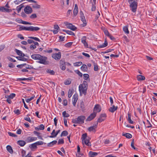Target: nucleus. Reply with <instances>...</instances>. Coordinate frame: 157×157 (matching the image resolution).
Returning <instances> with one entry per match:
<instances>
[{"mask_svg":"<svg viewBox=\"0 0 157 157\" xmlns=\"http://www.w3.org/2000/svg\"><path fill=\"white\" fill-rule=\"evenodd\" d=\"M88 87V83L86 81H83V83L80 84L79 86V90L80 93V95L83 94L86 95V91Z\"/></svg>","mask_w":157,"mask_h":157,"instance_id":"nucleus-1","label":"nucleus"},{"mask_svg":"<svg viewBox=\"0 0 157 157\" xmlns=\"http://www.w3.org/2000/svg\"><path fill=\"white\" fill-rule=\"evenodd\" d=\"M86 117L84 116H81L78 117L77 118L72 119V122L73 123L82 124L84 123V121Z\"/></svg>","mask_w":157,"mask_h":157,"instance_id":"nucleus-2","label":"nucleus"},{"mask_svg":"<svg viewBox=\"0 0 157 157\" xmlns=\"http://www.w3.org/2000/svg\"><path fill=\"white\" fill-rule=\"evenodd\" d=\"M48 58L47 57L40 55V63L45 65H48L49 62L47 60Z\"/></svg>","mask_w":157,"mask_h":157,"instance_id":"nucleus-3","label":"nucleus"},{"mask_svg":"<svg viewBox=\"0 0 157 157\" xmlns=\"http://www.w3.org/2000/svg\"><path fill=\"white\" fill-rule=\"evenodd\" d=\"M137 6V3L136 1H133L130 3V7L132 12H135L136 11Z\"/></svg>","mask_w":157,"mask_h":157,"instance_id":"nucleus-4","label":"nucleus"},{"mask_svg":"<svg viewBox=\"0 0 157 157\" xmlns=\"http://www.w3.org/2000/svg\"><path fill=\"white\" fill-rule=\"evenodd\" d=\"M52 57L56 60H59L61 58V52H58V53L53 54L52 55Z\"/></svg>","mask_w":157,"mask_h":157,"instance_id":"nucleus-5","label":"nucleus"},{"mask_svg":"<svg viewBox=\"0 0 157 157\" xmlns=\"http://www.w3.org/2000/svg\"><path fill=\"white\" fill-rule=\"evenodd\" d=\"M101 110V108L98 104L96 105L94 108V112L96 114L98 112H99Z\"/></svg>","mask_w":157,"mask_h":157,"instance_id":"nucleus-6","label":"nucleus"},{"mask_svg":"<svg viewBox=\"0 0 157 157\" xmlns=\"http://www.w3.org/2000/svg\"><path fill=\"white\" fill-rule=\"evenodd\" d=\"M25 12L27 14H29L31 13L32 12V8L29 6H26L24 10Z\"/></svg>","mask_w":157,"mask_h":157,"instance_id":"nucleus-7","label":"nucleus"},{"mask_svg":"<svg viewBox=\"0 0 157 157\" xmlns=\"http://www.w3.org/2000/svg\"><path fill=\"white\" fill-rule=\"evenodd\" d=\"M78 96L77 94H75L73 96L72 102L74 106H75L78 99Z\"/></svg>","mask_w":157,"mask_h":157,"instance_id":"nucleus-8","label":"nucleus"},{"mask_svg":"<svg viewBox=\"0 0 157 157\" xmlns=\"http://www.w3.org/2000/svg\"><path fill=\"white\" fill-rule=\"evenodd\" d=\"M37 140V138L35 137H28L26 140V141L27 143L31 142L34 141L36 140Z\"/></svg>","mask_w":157,"mask_h":157,"instance_id":"nucleus-9","label":"nucleus"},{"mask_svg":"<svg viewBox=\"0 0 157 157\" xmlns=\"http://www.w3.org/2000/svg\"><path fill=\"white\" fill-rule=\"evenodd\" d=\"M40 14L41 17L43 18L46 17L47 15V13L46 10L43 9H42L41 10Z\"/></svg>","mask_w":157,"mask_h":157,"instance_id":"nucleus-10","label":"nucleus"},{"mask_svg":"<svg viewBox=\"0 0 157 157\" xmlns=\"http://www.w3.org/2000/svg\"><path fill=\"white\" fill-rule=\"evenodd\" d=\"M96 114L95 113H93L91 114L86 119V121H90L93 119L96 116Z\"/></svg>","mask_w":157,"mask_h":157,"instance_id":"nucleus-11","label":"nucleus"},{"mask_svg":"<svg viewBox=\"0 0 157 157\" xmlns=\"http://www.w3.org/2000/svg\"><path fill=\"white\" fill-rule=\"evenodd\" d=\"M67 27L73 31H75L77 29V28L72 25V24L69 23L66 25Z\"/></svg>","mask_w":157,"mask_h":157,"instance_id":"nucleus-12","label":"nucleus"},{"mask_svg":"<svg viewBox=\"0 0 157 157\" xmlns=\"http://www.w3.org/2000/svg\"><path fill=\"white\" fill-rule=\"evenodd\" d=\"M98 125V123H96L94 126H93L89 127L88 128V130L90 132L93 131L95 132V128H96L97 127Z\"/></svg>","mask_w":157,"mask_h":157,"instance_id":"nucleus-13","label":"nucleus"},{"mask_svg":"<svg viewBox=\"0 0 157 157\" xmlns=\"http://www.w3.org/2000/svg\"><path fill=\"white\" fill-rule=\"evenodd\" d=\"M39 145V141H37L35 143L33 144L30 145L29 147L32 149H34L37 147V145Z\"/></svg>","mask_w":157,"mask_h":157,"instance_id":"nucleus-14","label":"nucleus"},{"mask_svg":"<svg viewBox=\"0 0 157 157\" xmlns=\"http://www.w3.org/2000/svg\"><path fill=\"white\" fill-rule=\"evenodd\" d=\"M86 37L83 36L81 39V42L84 44V46L85 47H88V44L86 42Z\"/></svg>","mask_w":157,"mask_h":157,"instance_id":"nucleus-15","label":"nucleus"},{"mask_svg":"<svg viewBox=\"0 0 157 157\" xmlns=\"http://www.w3.org/2000/svg\"><path fill=\"white\" fill-rule=\"evenodd\" d=\"M108 45V42L106 39H105L104 43L101 45H98L97 46L98 48H104L107 46Z\"/></svg>","mask_w":157,"mask_h":157,"instance_id":"nucleus-16","label":"nucleus"},{"mask_svg":"<svg viewBox=\"0 0 157 157\" xmlns=\"http://www.w3.org/2000/svg\"><path fill=\"white\" fill-rule=\"evenodd\" d=\"M117 106H115L114 105H113L112 107H110L109 109V110L112 113L114 112L117 109Z\"/></svg>","mask_w":157,"mask_h":157,"instance_id":"nucleus-17","label":"nucleus"},{"mask_svg":"<svg viewBox=\"0 0 157 157\" xmlns=\"http://www.w3.org/2000/svg\"><path fill=\"white\" fill-rule=\"evenodd\" d=\"M81 19L83 23L81 25V27H84L86 25V22L85 17H81Z\"/></svg>","mask_w":157,"mask_h":157,"instance_id":"nucleus-18","label":"nucleus"},{"mask_svg":"<svg viewBox=\"0 0 157 157\" xmlns=\"http://www.w3.org/2000/svg\"><path fill=\"white\" fill-rule=\"evenodd\" d=\"M78 8L77 4H75V8L73 11V13L74 16H76L78 13Z\"/></svg>","mask_w":157,"mask_h":157,"instance_id":"nucleus-19","label":"nucleus"},{"mask_svg":"<svg viewBox=\"0 0 157 157\" xmlns=\"http://www.w3.org/2000/svg\"><path fill=\"white\" fill-rule=\"evenodd\" d=\"M98 154V153L90 151L89 155L90 157H94Z\"/></svg>","mask_w":157,"mask_h":157,"instance_id":"nucleus-20","label":"nucleus"},{"mask_svg":"<svg viewBox=\"0 0 157 157\" xmlns=\"http://www.w3.org/2000/svg\"><path fill=\"white\" fill-rule=\"evenodd\" d=\"M81 69L84 72L88 70L87 66L85 64H83L81 67Z\"/></svg>","mask_w":157,"mask_h":157,"instance_id":"nucleus-21","label":"nucleus"},{"mask_svg":"<svg viewBox=\"0 0 157 157\" xmlns=\"http://www.w3.org/2000/svg\"><path fill=\"white\" fill-rule=\"evenodd\" d=\"M17 144L21 146H23L26 144L25 142L23 140H19L17 142Z\"/></svg>","mask_w":157,"mask_h":157,"instance_id":"nucleus-22","label":"nucleus"},{"mask_svg":"<svg viewBox=\"0 0 157 157\" xmlns=\"http://www.w3.org/2000/svg\"><path fill=\"white\" fill-rule=\"evenodd\" d=\"M57 143V141L56 140H54L49 143H48V144L47 145L48 147H51L54 144H56Z\"/></svg>","mask_w":157,"mask_h":157,"instance_id":"nucleus-23","label":"nucleus"},{"mask_svg":"<svg viewBox=\"0 0 157 157\" xmlns=\"http://www.w3.org/2000/svg\"><path fill=\"white\" fill-rule=\"evenodd\" d=\"M31 58L34 59H39V54H34L31 56Z\"/></svg>","mask_w":157,"mask_h":157,"instance_id":"nucleus-24","label":"nucleus"},{"mask_svg":"<svg viewBox=\"0 0 157 157\" xmlns=\"http://www.w3.org/2000/svg\"><path fill=\"white\" fill-rule=\"evenodd\" d=\"M6 149L9 153L12 154L13 153V150L11 147L10 145H8L6 147Z\"/></svg>","mask_w":157,"mask_h":157,"instance_id":"nucleus-25","label":"nucleus"},{"mask_svg":"<svg viewBox=\"0 0 157 157\" xmlns=\"http://www.w3.org/2000/svg\"><path fill=\"white\" fill-rule=\"evenodd\" d=\"M16 58L19 60L22 61H26L27 60V59L25 58L24 57H23L22 56H17L16 57Z\"/></svg>","mask_w":157,"mask_h":157,"instance_id":"nucleus-26","label":"nucleus"},{"mask_svg":"<svg viewBox=\"0 0 157 157\" xmlns=\"http://www.w3.org/2000/svg\"><path fill=\"white\" fill-rule=\"evenodd\" d=\"M137 79L138 80H143L145 79L144 76L141 75H138L137 76Z\"/></svg>","mask_w":157,"mask_h":157,"instance_id":"nucleus-27","label":"nucleus"},{"mask_svg":"<svg viewBox=\"0 0 157 157\" xmlns=\"http://www.w3.org/2000/svg\"><path fill=\"white\" fill-rule=\"evenodd\" d=\"M31 26L29 27H25L24 26L20 27V30H26L30 31Z\"/></svg>","mask_w":157,"mask_h":157,"instance_id":"nucleus-28","label":"nucleus"},{"mask_svg":"<svg viewBox=\"0 0 157 157\" xmlns=\"http://www.w3.org/2000/svg\"><path fill=\"white\" fill-rule=\"evenodd\" d=\"M93 63L94 66V71H97L98 70V67L97 63L94 61L93 62Z\"/></svg>","mask_w":157,"mask_h":157,"instance_id":"nucleus-29","label":"nucleus"},{"mask_svg":"<svg viewBox=\"0 0 157 157\" xmlns=\"http://www.w3.org/2000/svg\"><path fill=\"white\" fill-rule=\"evenodd\" d=\"M87 134L86 133L83 134L82 135V143L83 144L84 140L87 139Z\"/></svg>","mask_w":157,"mask_h":157,"instance_id":"nucleus-30","label":"nucleus"},{"mask_svg":"<svg viewBox=\"0 0 157 157\" xmlns=\"http://www.w3.org/2000/svg\"><path fill=\"white\" fill-rule=\"evenodd\" d=\"M128 120L129 122V123L130 124H133V121L131 120V115L130 113H128Z\"/></svg>","mask_w":157,"mask_h":157,"instance_id":"nucleus-31","label":"nucleus"},{"mask_svg":"<svg viewBox=\"0 0 157 157\" xmlns=\"http://www.w3.org/2000/svg\"><path fill=\"white\" fill-rule=\"evenodd\" d=\"M122 136L126 137L128 139L131 138L132 136V135L129 133L123 134H122Z\"/></svg>","mask_w":157,"mask_h":157,"instance_id":"nucleus-32","label":"nucleus"},{"mask_svg":"<svg viewBox=\"0 0 157 157\" xmlns=\"http://www.w3.org/2000/svg\"><path fill=\"white\" fill-rule=\"evenodd\" d=\"M63 31L67 33L69 35H73V36L75 35V33L71 31L63 29Z\"/></svg>","mask_w":157,"mask_h":157,"instance_id":"nucleus-33","label":"nucleus"},{"mask_svg":"<svg viewBox=\"0 0 157 157\" xmlns=\"http://www.w3.org/2000/svg\"><path fill=\"white\" fill-rule=\"evenodd\" d=\"M80 148L79 145L77 146V155H78V156H79V157H81V156H80L82 155V154H80Z\"/></svg>","mask_w":157,"mask_h":157,"instance_id":"nucleus-34","label":"nucleus"},{"mask_svg":"<svg viewBox=\"0 0 157 157\" xmlns=\"http://www.w3.org/2000/svg\"><path fill=\"white\" fill-rule=\"evenodd\" d=\"M103 31L105 35L109 37L110 35V34L108 32V30L104 28L103 29Z\"/></svg>","mask_w":157,"mask_h":157,"instance_id":"nucleus-35","label":"nucleus"},{"mask_svg":"<svg viewBox=\"0 0 157 157\" xmlns=\"http://www.w3.org/2000/svg\"><path fill=\"white\" fill-rule=\"evenodd\" d=\"M124 31L126 33L128 34L129 33V31H128V27L127 26H124L123 28Z\"/></svg>","mask_w":157,"mask_h":157,"instance_id":"nucleus-36","label":"nucleus"},{"mask_svg":"<svg viewBox=\"0 0 157 157\" xmlns=\"http://www.w3.org/2000/svg\"><path fill=\"white\" fill-rule=\"evenodd\" d=\"M23 5L22 4H21L17 7L16 10H17V12L18 13L20 12L21 9L23 7Z\"/></svg>","mask_w":157,"mask_h":157,"instance_id":"nucleus-37","label":"nucleus"},{"mask_svg":"<svg viewBox=\"0 0 157 157\" xmlns=\"http://www.w3.org/2000/svg\"><path fill=\"white\" fill-rule=\"evenodd\" d=\"M89 141L88 139H87L84 140V142L87 146H91V144L90 142H89Z\"/></svg>","mask_w":157,"mask_h":157,"instance_id":"nucleus-38","label":"nucleus"},{"mask_svg":"<svg viewBox=\"0 0 157 157\" xmlns=\"http://www.w3.org/2000/svg\"><path fill=\"white\" fill-rule=\"evenodd\" d=\"M47 72L51 75H54L55 74V72L54 71L50 69H48L47 70Z\"/></svg>","mask_w":157,"mask_h":157,"instance_id":"nucleus-39","label":"nucleus"},{"mask_svg":"<svg viewBox=\"0 0 157 157\" xmlns=\"http://www.w3.org/2000/svg\"><path fill=\"white\" fill-rule=\"evenodd\" d=\"M39 29V28L38 27H35L31 26V29L30 31H37Z\"/></svg>","mask_w":157,"mask_h":157,"instance_id":"nucleus-40","label":"nucleus"},{"mask_svg":"<svg viewBox=\"0 0 157 157\" xmlns=\"http://www.w3.org/2000/svg\"><path fill=\"white\" fill-rule=\"evenodd\" d=\"M68 135V132L67 131H63L61 133L60 136L61 137L63 136H66L67 135Z\"/></svg>","mask_w":157,"mask_h":157,"instance_id":"nucleus-41","label":"nucleus"},{"mask_svg":"<svg viewBox=\"0 0 157 157\" xmlns=\"http://www.w3.org/2000/svg\"><path fill=\"white\" fill-rule=\"evenodd\" d=\"M63 116L64 117H68L70 116V115L66 113V111L63 112L62 113Z\"/></svg>","mask_w":157,"mask_h":157,"instance_id":"nucleus-42","label":"nucleus"},{"mask_svg":"<svg viewBox=\"0 0 157 157\" xmlns=\"http://www.w3.org/2000/svg\"><path fill=\"white\" fill-rule=\"evenodd\" d=\"M82 64V62H78L75 63H74V65L75 67L80 66Z\"/></svg>","mask_w":157,"mask_h":157,"instance_id":"nucleus-43","label":"nucleus"},{"mask_svg":"<svg viewBox=\"0 0 157 157\" xmlns=\"http://www.w3.org/2000/svg\"><path fill=\"white\" fill-rule=\"evenodd\" d=\"M15 96V94L14 93H12L10 95H7L6 96L10 99H13Z\"/></svg>","mask_w":157,"mask_h":157,"instance_id":"nucleus-44","label":"nucleus"},{"mask_svg":"<svg viewBox=\"0 0 157 157\" xmlns=\"http://www.w3.org/2000/svg\"><path fill=\"white\" fill-rule=\"evenodd\" d=\"M75 72L80 77H82V74L81 73L79 70H76L75 71Z\"/></svg>","mask_w":157,"mask_h":157,"instance_id":"nucleus-45","label":"nucleus"},{"mask_svg":"<svg viewBox=\"0 0 157 157\" xmlns=\"http://www.w3.org/2000/svg\"><path fill=\"white\" fill-rule=\"evenodd\" d=\"M34 98V96H32L30 98H27L25 99V101L27 102H29L31 100H33Z\"/></svg>","mask_w":157,"mask_h":157,"instance_id":"nucleus-46","label":"nucleus"},{"mask_svg":"<svg viewBox=\"0 0 157 157\" xmlns=\"http://www.w3.org/2000/svg\"><path fill=\"white\" fill-rule=\"evenodd\" d=\"M131 145L132 148L136 150L137 149V148L134 146V139L132 140Z\"/></svg>","mask_w":157,"mask_h":157,"instance_id":"nucleus-47","label":"nucleus"},{"mask_svg":"<svg viewBox=\"0 0 157 157\" xmlns=\"http://www.w3.org/2000/svg\"><path fill=\"white\" fill-rule=\"evenodd\" d=\"M89 78V75L87 74H83V78L84 80H87Z\"/></svg>","mask_w":157,"mask_h":157,"instance_id":"nucleus-48","label":"nucleus"},{"mask_svg":"<svg viewBox=\"0 0 157 157\" xmlns=\"http://www.w3.org/2000/svg\"><path fill=\"white\" fill-rule=\"evenodd\" d=\"M15 51L16 52L17 54L20 56H21V55L22 54V52L19 50L15 49Z\"/></svg>","mask_w":157,"mask_h":157,"instance_id":"nucleus-49","label":"nucleus"},{"mask_svg":"<svg viewBox=\"0 0 157 157\" xmlns=\"http://www.w3.org/2000/svg\"><path fill=\"white\" fill-rule=\"evenodd\" d=\"M105 120V118H103L101 117L100 116L99 117L98 119L97 120V122H101L102 121H104Z\"/></svg>","mask_w":157,"mask_h":157,"instance_id":"nucleus-50","label":"nucleus"},{"mask_svg":"<svg viewBox=\"0 0 157 157\" xmlns=\"http://www.w3.org/2000/svg\"><path fill=\"white\" fill-rule=\"evenodd\" d=\"M60 132V130H59L56 131V133L54 135L51 136H49V137L50 138H53V137H56V136L57 135V134Z\"/></svg>","mask_w":157,"mask_h":157,"instance_id":"nucleus-51","label":"nucleus"},{"mask_svg":"<svg viewBox=\"0 0 157 157\" xmlns=\"http://www.w3.org/2000/svg\"><path fill=\"white\" fill-rule=\"evenodd\" d=\"M8 134L10 136L12 137H16L17 136L15 134H14L13 133H12L11 132H9L8 133Z\"/></svg>","mask_w":157,"mask_h":157,"instance_id":"nucleus-52","label":"nucleus"},{"mask_svg":"<svg viewBox=\"0 0 157 157\" xmlns=\"http://www.w3.org/2000/svg\"><path fill=\"white\" fill-rule=\"evenodd\" d=\"M28 38L34 40H35L39 41V39L36 37H34L32 36L28 37Z\"/></svg>","mask_w":157,"mask_h":157,"instance_id":"nucleus-53","label":"nucleus"},{"mask_svg":"<svg viewBox=\"0 0 157 157\" xmlns=\"http://www.w3.org/2000/svg\"><path fill=\"white\" fill-rule=\"evenodd\" d=\"M65 60L63 59H62L60 61V65H65Z\"/></svg>","mask_w":157,"mask_h":157,"instance_id":"nucleus-54","label":"nucleus"},{"mask_svg":"<svg viewBox=\"0 0 157 157\" xmlns=\"http://www.w3.org/2000/svg\"><path fill=\"white\" fill-rule=\"evenodd\" d=\"M64 140L63 139H59L58 142V144H62L64 143Z\"/></svg>","mask_w":157,"mask_h":157,"instance_id":"nucleus-55","label":"nucleus"},{"mask_svg":"<svg viewBox=\"0 0 157 157\" xmlns=\"http://www.w3.org/2000/svg\"><path fill=\"white\" fill-rule=\"evenodd\" d=\"M71 81L70 80H67L65 81L64 82V84L66 85H68L71 84Z\"/></svg>","mask_w":157,"mask_h":157,"instance_id":"nucleus-56","label":"nucleus"},{"mask_svg":"<svg viewBox=\"0 0 157 157\" xmlns=\"http://www.w3.org/2000/svg\"><path fill=\"white\" fill-rule=\"evenodd\" d=\"M72 42H68L65 44V46L67 47H70L72 44Z\"/></svg>","mask_w":157,"mask_h":157,"instance_id":"nucleus-57","label":"nucleus"},{"mask_svg":"<svg viewBox=\"0 0 157 157\" xmlns=\"http://www.w3.org/2000/svg\"><path fill=\"white\" fill-rule=\"evenodd\" d=\"M72 95V91L69 90L68 92V97L70 98L71 97Z\"/></svg>","mask_w":157,"mask_h":157,"instance_id":"nucleus-58","label":"nucleus"},{"mask_svg":"<svg viewBox=\"0 0 157 157\" xmlns=\"http://www.w3.org/2000/svg\"><path fill=\"white\" fill-rule=\"evenodd\" d=\"M100 116L101 117L103 118H105H105L106 117V114L105 113H103L101 114Z\"/></svg>","mask_w":157,"mask_h":157,"instance_id":"nucleus-59","label":"nucleus"},{"mask_svg":"<svg viewBox=\"0 0 157 157\" xmlns=\"http://www.w3.org/2000/svg\"><path fill=\"white\" fill-rule=\"evenodd\" d=\"M36 14L34 13L32 14L30 17V18L31 19H33L36 18Z\"/></svg>","mask_w":157,"mask_h":157,"instance_id":"nucleus-60","label":"nucleus"},{"mask_svg":"<svg viewBox=\"0 0 157 157\" xmlns=\"http://www.w3.org/2000/svg\"><path fill=\"white\" fill-rule=\"evenodd\" d=\"M36 48V47L35 45L31 44L30 46V49L33 50L35 49Z\"/></svg>","mask_w":157,"mask_h":157,"instance_id":"nucleus-61","label":"nucleus"},{"mask_svg":"<svg viewBox=\"0 0 157 157\" xmlns=\"http://www.w3.org/2000/svg\"><path fill=\"white\" fill-rule=\"evenodd\" d=\"M26 65V64L25 63V64H20V65H18L17 66V67H19V68H22L23 67V66H25V65Z\"/></svg>","mask_w":157,"mask_h":157,"instance_id":"nucleus-62","label":"nucleus"},{"mask_svg":"<svg viewBox=\"0 0 157 157\" xmlns=\"http://www.w3.org/2000/svg\"><path fill=\"white\" fill-rule=\"evenodd\" d=\"M22 20L20 18H17L15 20V21L19 23H21L22 22Z\"/></svg>","mask_w":157,"mask_h":157,"instance_id":"nucleus-63","label":"nucleus"},{"mask_svg":"<svg viewBox=\"0 0 157 157\" xmlns=\"http://www.w3.org/2000/svg\"><path fill=\"white\" fill-rule=\"evenodd\" d=\"M14 112L15 114L17 115H18L20 113V111L19 109H18L15 110L14 111Z\"/></svg>","mask_w":157,"mask_h":157,"instance_id":"nucleus-64","label":"nucleus"}]
</instances>
